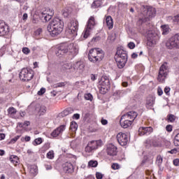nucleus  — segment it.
Wrapping results in <instances>:
<instances>
[{"mask_svg":"<svg viewBox=\"0 0 179 179\" xmlns=\"http://www.w3.org/2000/svg\"><path fill=\"white\" fill-rule=\"evenodd\" d=\"M117 141L120 146H127L129 142L128 135L125 133L120 132L117 135Z\"/></svg>","mask_w":179,"mask_h":179,"instance_id":"17","label":"nucleus"},{"mask_svg":"<svg viewBox=\"0 0 179 179\" xmlns=\"http://www.w3.org/2000/svg\"><path fill=\"white\" fill-rule=\"evenodd\" d=\"M102 5H103V0H95L92 4V8H93L94 9H96L97 8H100V6Z\"/></svg>","mask_w":179,"mask_h":179,"instance_id":"30","label":"nucleus"},{"mask_svg":"<svg viewBox=\"0 0 179 179\" xmlns=\"http://www.w3.org/2000/svg\"><path fill=\"white\" fill-rule=\"evenodd\" d=\"M8 113L9 117H11V118H17V116H16V114L17 113V110H16V108L11 107L8 109Z\"/></svg>","mask_w":179,"mask_h":179,"instance_id":"28","label":"nucleus"},{"mask_svg":"<svg viewBox=\"0 0 179 179\" xmlns=\"http://www.w3.org/2000/svg\"><path fill=\"white\" fill-rule=\"evenodd\" d=\"M106 153L109 156H115L117 155V146L113 143H109L107 145Z\"/></svg>","mask_w":179,"mask_h":179,"instance_id":"21","label":"nucleus"},{"mask_svg":"<svg viewBox=\"0 0 179 179\" xmlns=\"http://www.w3.org/2000/svg\"><path fill=\"white\" fill-rule=\"evenodd\" d=\"M170 90H171L170 87H166L164 88V93H166L167 95H169L170 94Z\"/></svg>","mask_w":179,"mask_h":179,"instance_id":"54","label":"nucleus"},{"mask_svg":"<svg viewBox=\"0 0 179 179\" xmlns=\"http://www.w3.org/2000/svg\"><path fill=\"white\" fill-rule=\"evenodd\" d=\"M99 85L101 86L100 92L102 94H106L110 90L111 86V82L110 81V78L107 76H103L99 81Z\"/></svg>","mask_w":179,"mask_h":179,"instance_id":"9","label":"nucleus"},{"mask_svg":"<svg viewBox=\"0 0 179 179\" xmlns=\"http://www.w3.org/2000/svg\"><path fill=\"white\" fill-rule=\"evenodd\" d=\"M33 71L29 70L27 69H22L20 73V79L24 81H29L33 79Z\"/></svg>","mask_w":179,"mask_h":179,"instance_id":"14","label":"nucleus"},{"mask_svg":"<svg viewBox=\"0 0 179 179\" xmlns=\"http://www.w3.org/2000/svg\"><path fill=\"white\" fill-rule=\"evenodd\" d=\"M161 29L162 30V34L164 36H166V34H169V33H170V27H169V25H162L161 26Z\"/></svg>","mask_w":179,"mask_h":179,"instance_id":"32","label":"nucleus"},{"mask_svg":"<svg viewBox=\"0 0 179 179\" xmlns=\"http://www.w3.org/2000/svg\"><path fill=\"white\" fill-rule=\"evenodd\" d=\"M32 143L34 146H37V145H41V143H43V139L41 138H36Z\"/></svg>","mask_w":179,"mask_h":179,"instance_id":"36","label":"nucleus"},{"mask_svg":"<svg viewBox=\"0 0 179 179\" xmlns=\"http://www.w3.org/2000/svg\"><path fill=\"white\" fill-rule=\"evenodd\" d=\"M45 93V88L42 87L41 90L38 92V96H43Z\"/></svg>","mask_w":179,"mask_h":179,"instance_id":"45","label":"nucleus"},{"mask_svg":"<svg viewBox=\"0 0 179 179\" xmlns=\"http://www.w3.org/2000/svg\"><path fill=\"white\" fill-rule=\"evenodd\" d=\"M99 163L97 162V161L96 160H90L88 162V167H96V166H98Z\"/></svg>","mask_w":179,"mask_h":179,"instance_id":"35","label":"nucleus"},{"mask_svg":"<svg viewBox=\"0 0 179 179\" xmlns=\"http://www.w3.org/2000/svg\"><path fill=\"white\" fill-rule=\"evenodd\" d=\"M167 22H169L170 23H174V17L173 16H169L166 18Z\"/></svg>","mask_w":179,"mask_h":179,"instance_id":"49","label":"nucleus"},{"mask_svg":"<svg viewBox=\"0 0 179 179\" xmlns=\"http://www.w3.org/2000/svg\"><path fill=\"white\" fill-rule=\"evenodd\" d=\"M65 129H66V126L65 124L60 125L59 127L53 130L50 135L52 136V138H57L63 134Z\"/></svg>","mask_w":179,"mask_h":179,"instance_id":"19","label":"nucleus"},{"mask_svg":"<svg viewBox=\"0 0 179 179\" xmlns=\"http://www.w3.org/2000/svg\"><path fill=\"white\" fill-rule=\"evenodd\" d=\"M5 139V134H0V141Z\"/></svg>","mask_w":179,"mask_h":179,"instance_id":"63","label":"nucleus"},{"mask_svg":"<svg viewBox=\"0 0 179 179\" xmlns=\"http://www.w3.org/2000/svg\"><path fill=\"white\" fill-rule=\"evenodd\" d=\"M9 33V27L4 22L0 21V36H6Z\"/></svg>","mask_w":179,"mask_h":179,"instance_id":"23","label":"nucleus"},{"mask_svg":"<svg viewBox=\"0 0 179 179\" xmlns=\"http://www.w3.org/2000/svg\"><path fill=\"white\" fill-rule=\"evenodd\" d=\"M140 33L141 34H147L146 39H147V45L148 47H155L160 40V36L155 32L153 30H148V29H140Z\"/></svg>","mask_w":179,"mask_h":179,"instance_id":"3","label":"nucleus"},{"mask_svg":"<svg viewBox=\"0 0 179 179\" xmlns=\"http://www.w3.org/2000/svg\"><path fill=\"white\" fill-rule=\"evenodd\" d=\"M10 162L13 163V164H17L19 163V157L16 155H11L10 157Z\"/></svg>","mask_w":179,"mask_h":179,"instance_id":"33","label":"nucleus"},{"mask_svg":"<svg viewBox=\"0 0 179 179\" xmlns=\"http://www.w3.org/2000/svg\"><path fill=\"white\" fill-rule=\"evenodd\" d=\"M73 118L74 120H79V118H80V115L76 113L73 115Z\"/></svg>","mask_w":179,"mask_h":179,"instance_id":"57","label":"nucleus"},{"mask_svg":"<svg viewBox=\"0 0 179 179\" xmlns=\"http://www.w3.org/2000/svg\"><path fill=\"white\" fill-rule=\"evenodd\" d=\"M174 24H179V14L174 16Z\"/></svg>","mask_w":179,"mask_h":179,"instance_id":"47","label":"nucleus"},{"mask_svg":"<svg viewBox=\"0 0 179 179\" xmlns=\"http://www.w3.org/2000/svg\"><path fill=\"white\" fill-rule=\"evenodd\" d=\"M22 52L25 54V55H28V54H30V49H29V48H23Z\"/></svg>","mask_w":179,"mask_h":179,"instance_id":"43","label":"nucleus"},{"mask_svg":"<svg viewBox=\"0 0 179 179\" xmlns=\"http://www.w3.org/2000/svg\"><path fill=\"white\" fill-rule=\"evenodd\" d=\"M174 166H179V159H176L173 160Z\"/></svg>","mask_w":179,"mask_h":179,"instance_id":"58","label":"nucleus"},{"mask_svg":"<svg viewBox=\"0 0 179 179\" xmlns=\"http://www.w3.org/2000/svg\"><path fill=\"white\" fill-rule=\"evenodd\" d=\"M136 117H138V113L135 111H130L123 115L120 119V125L122 128H129V127L132 125L134 121H135Z\"/></svg>","mask_w":179,"mask_h":179,"instance_id":"4","label":"nucleus"},{"mask_svg":"<svg viewBox=\"0 0 179 179\" xmlns=\"http://www.w3.org/2000/svg\"><path fill=\"white\" fill-rule=\"evenodd\" d=\"M145 162H150V163H153V156L150 155V159L148 157H145L144 158Z\"/></svg>","mask_w":179,"mask_h":179,"instance_id":"46","label":"nucleus"},{"mask_svg":"<svg viewBox=\"0 0 179 179\" xmlns=\"http://www.w3.org/2000/svg\"><path fill=\"white\" fill-rule=\"evenodd\" d=\"M63 170L64 173H73V170H75V167L71 162H66L62 164Z\"/></svg>","mask_w":179,"mask_h":179,"instance_id":"22","label":"nucleus"},{"mask_svg":"<svg viewBox=\"0 0 179 179\" xmlns=\"http://www.w3.org/2000/svg\"><path fill=\"white\" fill-rule=\"evenodd\" d=\"M29 125H30V122L26 121V122H24V128H26V127H29Z\"/></svg>","mask_w":179,"mask_h":179,"instance_id":"64","label":"nucleus"},{"mask_svg":"<svg viewBox=\"0 0 179 179\" xmlns=\"http://www.w3.org/2000/svg\"><path fill=\"white\" fill-rule=\"evenodd\" d=\"M85 69V63L82 61L76 62L73 65V75H80L83 72V70Z\"/></svg>","mask_w":179,"mask_h":179,"instance_id":"15","label":"nucleus"},{"mask_svg":"<svg viewBox=\"0 0 179 179\" xmlns=\"http://www.w3.org/2000/svg\"><path fill=\"white\" fill-rule=\"evenodd\" d=\"M103 146V141L97 140V141H91L88 143L87 145L85 147V152L87 153H90L93 152V150H96Z\"/></svg>","mask_w":179,"mask_h":179,"instance_id":"12","label":"nucleus"},{"mask_svg":"<svg viewBox=\"0 0 179 179\" xmlns=\"http://www.w3.org/2000/svg\"><path fill=\"white\" fill-rule=\"evenodd\" d=\"M152 132H153V128H152V127H142L138 129V135L140 136H143V135H150Z\"/></svg>","mask_w":179,"mask_h":179,"instance_id":"20","label":"nucleus"},{"mask_svg":"<svg viewBox=\"0 0 179 179\" xmlns=\"http://www.w3.org/2000/svg\"><path fill=\"white\" fill-rule=\"evenodd\" d=\"M178 150L177 148H173L169 151H168V153H170L171 155H176V153H177Z\"/></svg>","mask_w":179,"mask_h":179,"instance_id":"51","label":"nucleus"},{"mask_svg":"<svg viewBox=\"0 0 179 179\" xmlns=\"http://www.w3.org/2000/svg\"><path fill=\"white\" fill-rule=\"evenodd\" d=\"M101 122L102 125H107V124H108V121H107V120H105V119H102L101 120Z\"/></svg>","mask_w":179,"mask_h":179,"instance_id":"59","label":"nucleus"},{"mask_svg":"<svg viewBox=\"0 0 179 179\" xmlns=\"http://www.w3.org/2000/svg\"><path fill=\"white\" fill-rule=\"evenodd\" d=\"M106 24L109 30H111V29L114 27V22L113 21V17L111 16L108 15L106 17Z\"/></svg>","mask_w":179,"mask_h":179,"instance_id":"26","label":"nucleus"},{"mask_svg":"<svg viewBox=\"0 0 179 179\" xmlns=\"http://www.w3.org/2000/svg\"><path fill=\"white\" fill-rule=\"evenodd\" d=\"M66 34L69 38H75L78 36V22L76 21H71L67 24L66 29Z\"/></svg>","mask_w":179,"mask_h":179,"instance_id":"8","label":"nucleus"},{"mask_svg":"<svg viewBox=\"0 0 179 179\" xmlns=\"http://www.w3.org/2000/svg\"><path fill=\"white\" fill-rule=\"evenodd\" d=\"M137 22L138 24H142V23L149 22L150 19L156 16V8L148 6H143L141 7V14Z\"/></svg>","mask_w":179,"mask_h":179,"instance_id":"2","label":"nucleus"},{"mask_svg":"<svg viewBox=\"0 0 179 179\" xmlns=\"http://www.w3.org/2000/svg\"><path fill=\"white\" fill-rule=\"evenodd\" d=\"M156 98L153 96H149L146 99L145 106L148 108H152L155 106Z\"/></svg>","mask_w":179,"mask_h":179,"instance_id":"24","label":"nucleus"},{"mask_svg":"<svg viewBox=\"0 0 179 179\" xmlns=\"http://www.w3.org/2000/svg\"><path fill=\"white\" fill-rule=\"evenodd\" d=\"M128 47H129V48H130V50H134V48H135V43H134V42L129 43Z\"/></svg>","mask_w":179,"mask_h":179,"instance_id":"48","label":"nucleus"},{"mask_svg":"<svg viewBox=\"0 0 179 179\" xmlns=\"http://www.w3.org/2000/svg\"><path fill=\"white\" fill-rule=\"evenodd\" d=\"M17 128H24V123L19 122V123H17Z\"/></svg>","mask_w":179,"mask_h":179,"instance_id":"60","label":"nucleus"},{"mask_svg":"<svg viewBox=\"0 0 179 179\" xmlns=\"http://www.w3.org/2000/svg\"><path fill=\"white\" fill-rule=\"evenodd\" d=\"M70 129L73 131V132H75L78 129V123L76 122H71L70 124Z\"/></svg>","mask_w":179,"mask_h":179,"instance_id":"34","label":"nucleus"},{"mask_svg":"<svg viewBox=\"0 0 179 179\" xmlns=\"http://www.w3.org/2000/svg\"><path fill=\"white\" fill-rule=\"evenodd\" d=\"M20 138V136H16L15 137L11 138V140L10 141V143H11L12 145H13V143H16Z\"/></svg>","mask_w":179,"mask_h":179,"instance_id":"40","label":"nucleus"},{"mask_svg":"<svg viewBox=\"0 0 179 179\" xmlns=\"http://www.w3.org/2000/svg\"><path fill=\"white\" fill-rule=\"evenodd\" d=\"M113 170H120V166L117 163H113L111 166Z\"/></svg>","mask_w":179,"mask_h":179,"instance_id":"41","label":"nucleus"},{"mask_svg":"<svg viewBox=\"0 0 179 179\" xmlns=\"http://www.w3.org/2000/svg\"><path fill=\"white\" fill-rule=\"evenodd\" d=\"M48 159H50V160H52V159H54V151L53 150H50L49 151L47 155H46Z\"/></svg>","mask_w":179,"mask_h":179,"instance_id":"39","label":"nucleus"},{"mask_svg":"<svg viewBox=\"0 0 179 179\" xmlns=\"http://www.w3.org/2000/svg\"><path fill=\"white\" fill-rule=\"evenodd\" d=\"M64 86H65V83H58L57 84H55L53 85V87H64Z\"/></svg>","mask_w":179,"mask_h":179,"instance_id":"42","label":"nucleus"},{"mask_svg":"<svg viewBox=\"0 0 179 179\" xmlns=\"http://www.w3.org/2000/svg\"><path fill=\"white\" fill-rule=\"evenodd\" d=\"M62 69L64 71V72L73 74V71H72V69H73V65H72L71 63L64 64L62 66Z\"/></svg>","mask_w":179,"mask_h":179,"instance_id":"25","label":"nucleus"},{"mask_svg":"<svg viewBox=\"0 0 179 179\" xmlns=\"http://www.w3.org/2000/svg\"><path fill=\"white\" fill-rule=\"evenodd\" d=\"M94 26H96L94 17H90L87 21V26L85 30L82 33V35H81L82 40H86V38H89V37H90V34L93 29H94Z\"/></svg>","mask_w":179,"mask_h":179,"instance_id":"7","label":"nucleus"},{"mask_svg":"<svg viewBox=\"0 0 179 179\" xmlns=\"http://www.w3.org/2000/svg\"><path fill=\"white\" fill-rule=\"evenodd\" d=\"M167 75H169V64L165 62L159 68L157 80L163 83L166 80Z\"/></svg>","mask_w":179,"mask_h":179,"instance_id":"10","label":"nucleus"},{"mask_svg":"<svg viewBox=\"0 0 179 179\" xmlns=\"http://www.w3.org/2000/svg\"><path fill=\"white\" fill-rule=\"evenodd\" d=\"M84 97L85 100H89L90 101H92L93 100V95L90 93L85 94L84 95Z\"/></svg>","mask_w":179,"mask_h":179,"instance_id":"38","label":"nucleus"},{"mask_svg":"<svg viewBox=\"0 0 179 179\" xmlns=\"http://www.w3.org/2000/svg\"><path fill=\"white\" fill-rule=\"evenodd\" d=\"M115 58L119 69H122L128 61V55L127 54V51L121 48H118Z\"/></svg>","mask_w":179,"mask_h":179,"instance_id":"5","label":"nucleus"},{"mask_svg":"<svg viewBox=\"0 0 179 179\" xmlns=\"http://www.w3.org/2000/svg\"><path fill=\"white\" fill-rule=\"evenodd\" d=\"M166 47L169 50H173V48H179V34H175L169 38L166 42Z\"/></svg>","mask_w":179,"mask_h":179,"instance_id":"11","label":"nucleus"},{"mask_svg":"<svg viewBox=\"0 0 179 179\" xmlns=\"http://www.w3.org/2000/svg\"><path fill=\"white\" fill-rule=\"evenodd\" d=\"M103 58H104V52L100 48H92L88 53L89 61L94 64L103 61Z\"/></svg>","mask_w":179,"mask_h":179,"instance_id":"6","label":"nucleus"},{"mask_svg":"<svg viewBox=\"0 0 179 179\" xmlns=\"http://www.w3.org/2000/svg\"><path fill=\"white\" fill-rule=\"evenodd\" d=\"M156 163L159 165L161 166L162 163H163V157L161 155H158L157 157V160H156Z\"/></svg>","mask_w":179,"mask_h":179,"instance_id":"37","label":"nucleus"},{"mask_svg":"<svg viewBox=\"0 0 179 179\" xmlns=\"http://www.w3.org/2000/svg\"><path fill=\"white\" fill-rule=\"evenodd\" d=\"M67 54L72 58L76 57L79 52V46L76 43H67Z\"/></svg>","mask_w":179,"mask_h":179,"instance_id":"16","label":"nucleus"},{"mask_svg":"<svg viewBox=\"0 0 179 179\" xmlns=\"http://www.w3.org/2000/svg\"><path fill=\"white\" fill-rule=\"evenodd\" d=\"M68 52V43H62L56 50L57 57H61Z\"/></svg>","mask_w":179,"mask_h":179,"instance_id":"18","label":"nucleus"},{"mask_svg":"<svg viewBox=\"0 0 179 179\" xmlns=\"http://www.w3.org/2000/svg\"><path fill=\"white\" fill-rule=\"evenodd\" d=\"M45 168L46 170H52V166L51 164H45Z\"/></svg>","mask_w":179,"mask_h":179,"instance_id":"56","label":"nucleus"},{"mask_svg":"<svg viewBox=\"0 0 179 179\" xmlns=\"http://www.w3.org/2000/svg\"><path fill=\"white\" fill-rule=\"evenodd\" d=\"M96 79H97V77H96L95 75L92 74V75H91V80H92V81H94V80H96Z\"/></svg>","mask_w":179,"mask_h":179,"instance_id":"62","label":"nucleus"},{"mask_svg":"<svg viewBox=\"0 0 179 179\" xmlns=\"http://www.w3.org/2000/svg\"><path fill=\"white\" fill-rule=\"evenodd\" d=\"M166 130L167 131V132H171V131H173V126L171 124H168L166 127Z\"/></svg>","mask_w":179,"mask_h":179,"instance_id":"50","label":"nucleus"},{"mask_svg":"<svg viewBox=\"0 0 179 179\" xmlns=\"http://www.w3.org/2000/svg\"><path fill=\"white\" fill-rule=\"evenodd\" d=\"M48 31L52 37H55L62 33L64 30V22L59 18H54L48 25Z\"/></svg>","mask_w":179,"mask_h":179,"instance_id":"1","label":"nucleus"},{"mask_svg":"<svg viewBox=\"0 0 179 179\" xmlns=\"http://www.w3.org/2000/svg\"><path fill=\"white\" fill-rule=\"evenodd\" d=\"M54 16V9L45 8L41 13V18L43 22H49Z\"/></svg>","mask_w":179,"mask_h":179,"instance_id":"13","label":"nucleus"},{"mask_svg":"<svg viewBox=\"0 0 179 179\" xmlns=\"http://www.w3.org/2000/svg\"><path fill=\"white\" fill-rule=\"evenodd\" d=\"M168 120L170 122H174V121H176V116H174V115H169Z\"/></svg>","mask_w":179,"mask_h":179,"instance_id":"44","label":"nucleus"},{"mask_svg":"<svg viewBox=\"0 0 179 179\" xmlns=\"http://www.w3.org/2000/svg\"><path fill=\"white\" fill-rule=\"evenodd\" d=\"M36 111H38V113L41 115H44L47 111V108L45 106H39L36 108Z\"/></svg>","mask_w":179,"mask_h":179,"instance_id":"29","label":"nucleus"},{"mask_svg":"<svg viewBox=\"0 0 179 179\" xmlns=\"http://www.w3.org/2000/svg\"><path fill=\"white\" fill-rule=\"evenodd\" d=\"M157 94L158 96H162L163 94V90H162V87H160L157 89Z\"/></svg>","mask_w":179,"mask_h":179,"instance_id":"53","label":"nucleus"},{"mask_svg":"<svg viewBox=\"0 0 179 179\" xmlns=\"http://www.w3.org/2000/svg\"><path fill=\"white\" fill-rule=\"evenodd\" d=\"M41 31H42V29H38L35 31V34H36V36H40V34H41Z\"/></svg>","mask_w":179,"mask_h":179,"instance_id":"61","label":"nucleus"},{"mask_svg":"<svg viewBox=\"0 0 179 179\" xmlns=\"http://www.w3.org/2000/svg\"><path fill=\"white\" fill-rule=\"evenodd\" d=\"M28 170L29 172V174L32 176H37V173H38V170L37 169V166L36 165H31L28 167Z\"/></svg>","mask_w":179,"mask_h":179,"instance_id":"27","label":"nucleus"},{"mask_svg":"<svg viewBox=\"0 0 179 179\" xmlns=\"http://www.w3.org/2000/svg\"><path fill=\"white\" fill-rule=\"evenodd\" d=\"M96 178L97 179H102L103 178V175L100 172H96Z\"/></svg>","mask_w":179,"mask_h":179,"instance_id":"52","label":"nucleus"},{"mask_svg":"<svg viewBox=\"0 0 179 179\" xmlns=\"http://www.w3.org/2000/svg\"><path fill=\"white\" fill-rule=\"evenodd\" d=\"M72 113H73V109L72 108H68L62 112V117H66V115H69Z\"/></svg>","mask_w":179,"mask_h":179,"instance_id":"31","label":"nucleus"},{"mask_svg":"<svg viewBox=\"0 0 179 179\" xmlns=\"http://www.w3.org/2000/svg\"><path fill=\"white\" fill-rule=\"evenodd\" d=\"M27 17H29L27 13H24L22 15V20H24V22H26L27 20Z\"/></svg>","mask_w":179,"mask_h":179,"instance_id":"55","label":"nucleus"}]
</instances>
